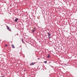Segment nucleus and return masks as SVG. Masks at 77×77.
<instances>
[{
    "label": "nucleus",
    "instance_id": "1",
    "mask_svg": "<svg viewBox=\"0 0 77 77\" xmlns=\"http://www.w3.org/2000/svg\"><path fill=\"white\" fill-rule=\"evenodd\" d=\"M7 28L8 30H9V31H11V29L10 28H9V26H7Z\"/></svg>",
    "mask_w": 77,
    "mask_h": 77
},
{
    "label": "nucleus",
    "instance_id": "2",
    "mask_svg": "<svg viewBox=\"0 0 77 77\" xmlns=\"http://www.w3.org/2000/svg\"><path fill=\"white\" fill-rule=\"evenodd\" d=\"M35 30H36V29H35V28H34L33 30H32V32L34 33V32H35Z\"/></svg>",
    "mask_w": 77,
    "mask_h": 77
},
{
    "label": "nucleus",
    "instance_id": "3",
    "mask_svg": "<svg viewBox=\"0 0 77 77\" xmlns=\"http://www.w3.org/2000/svg\"><path fill=\"white\" fill-rule=\"evenodd\" d=\"M12 48H15V47H14V45H12Z\"/></svg>",
    "mask_w": 77,
    "mask_h": 77
},
{
    "label": "nucleus",
    "instance_id": "4",
    "mask_svg": "<svg viewBox=\"0 0 77 77\" xmlns=\"http://www.w3.org/2000/svg\"><path fill=\"white\" fill-rule=\"evenodd\" d=\"M17 20H18V18H16V19L14 21H16V22H17Z\"/></svg>",
    "mask_w": 77,
    "mask_h": 77
},
{
    "label": "nucleus",
    "instance_id": "5",
    "mask_svg": "<svg viewBox=\"0 0 77 77\" xmlns=\"http://www.w3.org/2000/svg\"><path fill=\"white\" fill-rule=\"evenodd\" d=\"M35 63H31L30 65H34Z\"/></svg>",
    "mask_w": 77,
    "mask_h": 77
},
{
    "label": "nucleus",
    "instance_id": "6",
    "mask_svg": "<svg viewBox=\"0 0 77 77\" xmlns=\"http://www.w3.org/2000/svg\"><path fill=\"white\" fill-rule=\"evenodd\" d=\"M48 36H50L51 35V34H50L49 32L48 33Z\"/></svg>",
    "mask_w": 77,
    "mask_h": 77
},
{
    "label": "nucleus",
    "instance_id": "7",
    "mask_svg": "<svg viewBox=\"0 0 77 77\" xmlns=\"http://www.w3.org/2000/svg\"><path fill=\"white\" fill-rule=\"evenodd\" d=\"M51 38V36L50 35H48V38H49V39H50Z\"/></svg>",
    "mask_w": 77,
    "mask_h": 77
},
{
    "label": "nucleus",
    "instance_id": "8",
    "mask_svg": "<svg viewBox=\"0 0 77 77\" xmlns=\"http://www.w3.org/2000/svg\"><path fill=\"white\" fill-rule=\"evenodd\" d=\"M49 57H50V56L49 55H48V58Z\"/></svg>",
    "mask_w": 77,
    "mask_h": 77
},
{
    "label": "nucleus",
    "instance_id": "9",
    "mask_svg": "<svg viewBox=\"0 0 77 77\" xmlns=\"http://www.w3.org/2000/svg\"><path fill=\"white\" fill-rule=\"evenodd\" d=\"M22 41L23 43H24V42H23V39H22Z\"/></svg>",
    "mask_w": 77,
    "mask_h": 77
},
{
    "label": "nucleus",
    "instance_id": "10",
    "mask_svg": "<svg viewBox=\"0 0 77 77\" xmlns=\"http://www.w3.org/2000/svg\"><path fill=\"white\" fill-rule=\"evenodd\" d=\"M45 63H47V61H45Z\"/></svg>",
    "mask_w": 77,
    "mask_h": 77
},
{
    "label": "nucleus",
    "instance_id": "11",
    "mask_svg": "<svg viewBox=\"0 0 77 77\" xmlns=\"http://www.w3.org/2000/svg\"><path fill=\"white\" fill-rule=\"evenodd\" d=\"M7 46H8V45H5V47H7Z\"/></svg>",
    "mask_w": 77,
    "mask_h": 77
}]
</instances>
